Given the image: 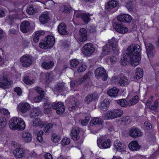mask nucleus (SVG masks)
Segmentation results:
<instances>
[{
	"label": "nucleus",
	"mask_w": 159,
	"mask_h": 159,
	"mask_svg": "<svg viewBox=\"0 0 159 159\" xmlns=\"http://www.w3.org/2000/svg\"><path fill=\"white\" fill-rule=\"evenodd\" d=\"M141 50L140 46L134 44L130 45L126 50V53L128 55L127 60L131 62L132 66H136L139 64Z\"/></svg>",
	"instance_id": "f257e3e1"
},
{
	"label": "nucleus",
	"mask_w": 159,
	"mask_h": 159,
	"mask_svg": "<svg viewBox=\"0 0 159 159\" xmlns=\"http://www.w3.org/2000/svg\"><path fill=\"white\" fill-rule=\"evenodd\" d=\"M9 126L12 130L20 129L24 130L25 127L24 121L19 117H13L9 121Z\"/></svg>",
	"instance_id": "f03ea898"
},
{
	"label": "nucleus",
	"mask_w": 159,
	"mask_h": 159,
	"mask_svg": "<svg viewBox=\"0 0 159 159\" xmlns=\"http://www.w3.org/2000/svg\"><path fill=\"white\" fill-rule=\"evenodd\" d=\"M55 41L54 37L52 35H49L47 36L46 40L41 42L39 44V46L42 49H46L50 48L53 46Z\"/></svg>",
	"instance_id": "7ed1b4c3"
},
{
	"label": "nucleus",
	"mask_w": 159,
	"mask_h": 159,
	"mask_svg": "<svg viewBox=\"0 0 159 159\" xmlns=\"http://www.w3.org/2000/svg\"><path fill=\"white\" fill-rule=\"evenodd\" d=\"M123 114V111L119 109H115L113 110L108 111L106 113L105 119H113L121 116Z\"/></svg>",
	"instance_id": "20e7f679"
},
{
	"label": "nucleus",
	"mask_w": 159,
	"mask_h": 159,
	"mask_svg": "<svg viewBox=\"0 0 159 159\" xmlns=\"http://www.w3.org/2000/svg\"><path fill=\"white\" fill-rule=\"evenodd\" d=\"M139 101V97L137 95H136L133 97L131 99H130L126 104V100L123 99H120L116 101L117 103L120 105L121 107H127V105L129 106L132 105H134L138 103Z\"/></svg>",
	"instance_id": "39448f33"
},
{
	"label": "nucleus",
	"mask_w": 159,
	"mask_h": 159,
	"mask_svg": "<svg viewBox=\"0 0 159 159\" xmlns=\"http://www.w3.org/2000/svg\"><path fill=\"white\" fill-rule=\"evenodd\" d=\"M95 50L93 44L87 43L85 44L82 48V52L85 56L89 57L91 55Z\"/></svg>",
	"instance_id": "423d86ee"
},
{
	"label": "nucleus",
	"mask_w": 159,
	"mask_h": 159,
	"mask_svg": "<svg viewBox=\"0 0 159 159\" xmlns=\"http://www.w3.org/2000/svg\"><path fill=\"white\" fill-rule=\"evenodd\" d=\"M31 109L30 105L27 102H21L19 104L17 107V110L19 113H21L22 114H25Z\"/></svg>",
	"instance_id": "0eeeda50"
},
{
	"label": "nucleus",
	"mask_w": 159,
	"mask_h": 159,
	"mask_svg": "<svg viewBox=\"0 0 159 159\" xmlns=\"http://www.w3.org/2000/svg\"><path fill=\"white\" fill-rule=\"evenodd\" d=\"M20 62L24 67H29L32 64V57L29 55H25L21 57Z\"/></svg>",
	"instance_id": "6e6552de"
},
{
	"label": "nucleus",
	"mask_w": 159,
	"mask_h": 159,
	"mask_svg": "<svg viewBox=\"0 0 159 159\" xmlns=\"http://www.w3.org/2000/svg\"><path fill=\"white\" fill-rule=\"evenodd\" d=\"M51 106L53 109H56L57 113L61 114L65 111V107L63 102H59L53 103Z\"/></svg>",
	"instance_id": "1a4fd4ad"
},
{
	"label": "nucleus",
	"mask_w": 159,
	"mask_h": 159,
	"mask_svg": "<svg viewBox=\"0 0 159 159\" xmlns=\"http://www.w3.org/2000/svg\"><path fill=\"white\" fill-rule=\"evenodd\" d=\"M147 55L148 57H152L155 53V48L154 45L150 42H145Z\"/></svg>",
	"instance_id": "9d476101"
},
{
	"label": "nucleus",
	"mask_w": 159,
	"mask_h": 159,
	"mask_svg": "<svg viewBox=\"0 0 159 159\" xmlns=\"http://www.w3.org/2000/svg\"><path fill=\"white\" fill-rule=\"evenodd\" d=\"M13 83V81L9 80L4 76H0V87L5 89Z\"/></svg>",
	"instance_id": "9b49d317"
},
{
	"label": "nucleus",
	"mask_w": 159,
	"mask_h": 159,
	"mask_svg": "<svg viewBox=\"0 0 159 159\" xmlns=\"http://www.w3.org/2000/svg\"><path fill=\"white\" fill-rule=\"evenodd\" d=\"M117 19L120 22L128 23L131 21L132 18L128 14H124L118 16Z\"/></svg>",
	"instance_id": "f8f14e48"
},
{
	"label": "nucleus",
	"mask_w": 159,
	"mask_h": 159,
	"mask_svg": "<svg viewBox=\"0 0 159 159\" xmlns=\"http://www.w3.org/2000/svg\"><path fill=\"white\" fill-rule=\"evenodd\" d=\"M80 37L79 40L82 42L86 41L87 39V33L86 30L84 28H81L79 31Z\"/></svg>",
	"instance_id": "ddd939ff"
},
{
	"label": "nucleus",
	"mask_w": 159,
	"mask_h": 159,
	"mask_svg": "<svg viewBox=\"0 0 159 159\" xmlns=\"http://www.w3.org/2000/svg\"><path fill=\"white\" fill-rule=\"evenodd\" d=\"M129 134L132 137L137 138L140 136L142 133L140 129L136 128H132L129 130Z\"/></svg>",
	"instance_id": "4468645a"
},
{
	"label": "nucleus",
	"mask_w": 159,
	"mask_h": 159,
	"mask_svg": "<svg viewBox=\"0 0 159 159\" xmlns=\"http://www.w3.org/2000/svg\"><path fill=\"white\" fill-rule=\"evenodd\" d=\"M112 50V47L109 46L108 44H106L102 48V50L101 53V57H103L106 56L110 54Z\"/></svg>",
	"instance_id": "2eb2a0df"
},
{
	"label": "nucleus",
	"mask_w": 159,
	"mask_h": 159,
	"mask_svg": "<svg viewBox=\"0 0 159 159\" xmlns=\"http://www.w3.org/2000/svg\"><path fill=\"white\" fill-rule=\"evenodd\" d=\"M22 138L24 142L29 143L32 141L33 137L30 133L28 132H23L22 134Z\"/></svg>",
	"instance_id": "dca6fc26"
},
{
	"label": "nucleus",
	"mask_w": 159,
	"mask_h": 159,
	"mask_svg": "<svg viewBox=\"0 0 159 159\" xmlns=\"http://www.w3.org/2000/svg\"><path fill=\"white\" fill-rule=\"evenodd\" d=\"M30 23L27 20L22 22L20 25V29L21 31L24 33L28 32L30 30Z\"/></svg>",
	"instance_id": "f3484780"
},
{
	"label": "nucleus",
	"mask_w": 159,
	"mask_h": 159,
	"mask_svg": "<svg viewBox=\"0 0 159 159\" xmlns=\"http://www.w3.org/2000/svg\"><path fill=\"white\" fill-rule=\"evenodd\" d=\"M114 147L116 149V150L120 152L125 151L126 148V146L123 143H120L118 140H115L114 143Z\"/></svg>",
	"instance_id": "a211bd4d"
},
{
	"label": "nucleus",
	"mask_w": 159,
	"mask_h": 159,
	"mask_svg": "<svg viewBox=\"0 0 159 159\" xmlns=\"http://www.w3.org/2000/svg\"><path fill=\"white\" fill-rule=\"evenodd\" d=\"M117 41L113 37L111 39L108 40V45L112 47V51H114V53H117L118 50L116 48Z\"/></svg>",
	"instance_id": "6ab92c4d"
},
{
	"label": "nucleus",
	"mask_w": 159,
	"mask_h": 159,
	"mask_svg": "<svg viewBox=\"0 0 159 159\" xmlns=\"http://www.w3.org/2000/svg\"><path fill=\"white\" fill-rule=\"evenodd\" d=\"M39 19L40 22L42 24L47 23L50 20L48 13L47 12L43 13L40 16Z\"/></svg>",
	"instance_id": "aec40b11"
},
{
	"label": "nucleus",
	"mask_w": 159,
	"mask_h": 159,
	"mask_svg": "<svg viewBox=\"0 0 159 159\" xmlns=\"http://www.w3.org/2000/svg\"><path fill=\"white\" fill-rule=\"evenodd\" d=\"M119 92V89L116 87H113L107 91L108 95L111 97H115L117 96Z\"/></svg>",
	"instance_id": "412c9836"
},
{
	"label": "nucleus",
	"mask_w": 159,
	"mask_h": 159,
	"mask_svg": "<svg viewBox=\"0 0 159 159\" xmlns=\"http://www.w3.org/2000/svg\"><path fill=\"white\" fill-rule=\"evenodd\" d=\"M40 111L39 107L34 108L31 109L29 113V116L30 118H33L39 116L40 113Z\"/></svg>",
	"instance_id": "4be33fe9"
},
{
	"label": "nucleus",
	"mask_w": 159,
	"mask_h": 159,
	"mask_svg": "<svg viewBox=\"0 0 159 159\" xmlns=\"http://www.w3.org/2000/svg\"><path fill=\"white\" fill-rule=\"evenodd\" d=\"M45 124V121L39 119H35L33 122V125L34 127L42 128Z\"/></svg>",
	"instance_id": "5701e85b"
},
{
	"label": "nucleus",
	"mask_w": 159,
	"mask_h": 159,
	"mask_svg": "<svg viewBox=\"0 0 159 159\" xmlns=\"http://www.w3.org/2000/svg\"><path fill=\"white\" fill-rule=\"evenodd\" d=\"M110 103L109 99L107 98L105 99L100 106V109L103 111L107 110L109 107Z\"/></svg>",
	"instance_id": "b1692460"
},
{
	"label": "nucleus",
	"mask_w": 159,
	"mask_h": 159,
	"mask_svg": "<svg viewBox=\"0 0 159 159\" xmlns=\"http://www.w3.org/2000/svg\"><path fill=\"white\" fill-rule=\"evenodd\" d=\"M128 147L130 150L133 151L137 150L140 148L138 142L135 141H132L130 143Z\"/></svg>",
	"instance_id": "393cba45"
},
{
	"label": "nucleus",
	"mask_w": 159,
	"mask_h": 159,
	"mask_svg": "<svg viewBox=\"0 0 159 159\" xmlns=\"http://www.w3.org/2000/svg\"><path fill=\"white\" fill-rule=\"evenodd\" d=\"M14 154L16 157L18 158H21L24 156V152L22 148H17L14 151Z\"/></svg>",
	"instance_id": "a878e982"
},
{
	"label": "nucleus",
	"mask_w": 159,
	"mask_h": 159,
	"mask_svg": "<svg viewBox=\"0 0 159 159\" xmlns=\"http://www.w3.org/2000/svg\"><path fill=\"white\" fill-rule=\"evenodd\" d=\"M118 5L119 3L118 2L116 1L111 0L108 2L106 6V8L107 9L109 10L111 9L118 6Z\"/></svg>",
	"instance_id": "bb28decb"
},
{
	"label": "nucleus",
	"mask_w": 159,
	"mask_h": 159,
	"mask_svg": "<svg viewBox=\"0 0 159 159\" xmlns=\"http://www.w3.org/2000/svg\"><path fill=\"white\" fill-rule=\"evenodd\" d=\"M58 31L59 33L63 35H67L68 32L66 30V26L65 24L62 23L61 24L58 26Z\"/></svg>",
	"instance_id": "cd10ccee"
},
{
	"label": "nucleus",
	"mask_w": 159,
	"mask_h": 159,
	"mask_svg": "<svg viewBox=\"0 0 159 159\" xmlns=\"http://www.w3.org/2000/svg\"><path fill=\"white\" fill-rule=\"evenodd\" d=\"M79 130L76 128L73 129L71 132L70 135L72 138L74 140H77L79 139L80 136L79 135Z\"/></svg>",
	"instance_id": "c85d7f7f"
},
{
	"label": "nucleus",
	"mask_w": 159,
	"mask_h": 159,
	"mask_svg": "<svg viewBox=\"0 0 159 159\" xmlns=\"http://www.w3.org/2000/svg\"><path fill=\"white\" fill-rule=\"evenodd\" d=\"M98 98V95L96 94L88 95L85 99V101L89 103L93 100H96Z\"/></svg>",
	"instance_id": "c756f323"
},
{
	"label": "nucleus",
	"mask_w": 159,
	"mask_h": 159,
	"mask_svg": "<svg viewBox=\"0 0 159 159\" xmlns=\"http://www.w3.org/2000/svg\"><path fill=\"white\" fill-rule=\"evenodd\" d=\"M54 64L53 62L52 61H45L42 64V66L43 68L48 70L53 67Z\"/></svg>",
	"instance_id": "7c9ffc66"
},
{
	"label": "nucleus",
	"mask_w": 159,
	"mask_h": 159,
	"mask_svg": "<svg viewBox=\"0 0 159 159\" xmlns=\"http://www.w3.org/2000/svg\"><path fill=\"white\" fill-rule=\"evenodd\" d=\"M108 75L106 71L104 68L100 67V78H101L103 80H107Z\"/></svg>",
	"instance_id": "2f4dec72"
},
{
	"label": "nucleus",
	"mask_w": 159,
	"mask_h": 159,
	"mask_svg": "<svg viewBox=\"0 0 159 159\" xmlns=\"http://www.w3.org/2000/svg\"><path fill=\"white\" fill-rule=\"evenodd\" d=\"M77 16L78 17H82L84 22L86 24L90 20L89 16L87 14L78 13L77 15Z\"/></svg>",
	"instance_id": "473e14b6"
},
{
	"label": "nucleus",
	"mask_w": 159,
	"mask_h": 159,
	"mask_svg": "<svg viewBox=\"0 0 159 159\" xmlns=\"http://www.w3.org/2000/svg\"><path fill=\"white\" fill-rule=\"evenodd\" d=\"M128 84V80L125 76L121 77L118 83V84L123 86Z\"/></svg>",
	"instance_id": "72a5a7b5"
},
{
	"label": "nucleus",
	"mask_w": 159,
	"mask_h": 159,
	"mask_svg": "<svg viewBox=\"0 0 159 159\" xmlns=\"http://www.w3.org/2000/svg\"><path fill=\"white\" fill-rule=\"evenodd\" d=\"M143 75V70L140 68H137L136 69L135 78L137 79H139Z\"/></svg>",
	"instance_id": "f704fd0d"
},
{
	"label": "nucleus",
	"mask_w": 159,
	"mask_h": 159,
	"mask_svg": "<svg viewBox=\"0 0 159 159\" xmlns=\"http://www.w3.org/2000/svg\"><path fill=\"white\" fill-rule=\"evenodd\" d=\"M23 81L25 84L30 85L33 84L34 83V79L30 78L28 76H26L24 77Z\"/></svg>",
	"instance_id": "c9c22d12"
},
{
	"label": "nucleus",
	"mask_w": 159,
	"mask_h": 159,
	"mask_svg": "<svg viewBox=\"0 0 159 159\" xmlns=\"http://www.w3.org/2000/svg\"><path fill=\"white\" fill-rule=\"evenodd\" d=\"M111 140L109 139H107L101 143L102 148L106 149L110 148L111 145Z\"/></svg>",
	"instance_id": "e433bc0d"
},
{
	"label": "nucleus",
	"mask_w": 159,
	"mask_h": 159,
	"mask_svg": "<svg viewBox=\"0 0 159 159\" xmlns=\"http://www.w3.org/2000/svg\"><path fill=\"white\" fill-rule=\"evenodd\" d=\"M70 143V139L66 136L64 137L62 139L61 144L62 146L67 145H69Z\"/></svg>",
	"instance_id": "4c0bfd02"
},
{
	"label": "nucleus",
	"mask_w": 159,
	"mask_h": 159,
	"mask_svg": "<svg viewBox=\"0 0 159 159\" xmlns=\"http://www.w3.org/2000/svg\"><path fill=\"white\" fill-rule=\"evenodd\" d=\"M61 139V136L56 134H53L51 138V140L54 143H58L60 141Z\"/></svg>",
	"instance_id": "58836bf2"
},
{
	"label": "nucleus",
	"mask_w": 159,
	"mask_h": 159,
	"mask_svg": "<svg viewBox=\"0 0 159 159\" xmlns=\"http://www.w3.org/2000/svg\"><path fill=\"white\" fill-rule=\"evenodd\" d=\"M113 27L115 30L118 32H121V29L122 25L121 24H119L117 22H115L113 24Z\"/></svg>",
	"instance_id": "ea45409f"
},
{
	"label": "nucleus",
	"mask_w": 159,
	"mask_h": 159,
	"mask_svg": "<svg viewBox=\"0 0 159 159\" xmlns=\"http://www.w3.org/2000/svg\"><path fill=\"white\" fill-rule=\"evenodd\" d=\"M44 111L45 113H48L50 112L51 107L50 104L49 102H48L44 104Z\"/></svg>",
	"instance_id": "a19ab883"
},
{
	"label": "nucleus",
	"mask_w": 159,
	"mask_h": 159,
	"mask_svg": "<svg viewBox=\"0 0 159 159\" xmlns=\"http://www.w3.org/2000/svg\"><path fill=\"white\" fill-rule=\"evenodd\" d=\"M26 11L28 14L30 15L34 14L36 12V10L32 5H30L27 7Z\"/></svg>",
	"instance_id": "79ce46f5"
},
{
	"label": "nucleus",
	"mask_w": 159,
	"mask_h": 159,
	"mask_svg": "<svg viewBox=\"0 0 159 159\" xmlns=\"http://www.w3.org/2000/svg\"><path fill=\"white\" fill-rule=\"evenodd\" d=\"M43 132L42 130L39 131L37 134V139L39 142L42 143H44L42 135H43Z\"/></svg>",
	"instance_id": "37998d69"
},
{
	"label": "nucleus",
	"mask_w": 159,
	"mask_h": 159,
	"mask_svg": "<svg viewBox=\"0 0 159 159\" xmlns=\"http://www.w3.org/2000/svg\"><path fill=\"white\" fill-rule=\"evenodd\" d=\"M79 63V62L77 59H74L70 61V65L71 67L75 68L77 66Z\"/></svg>",
	"instance_id": "c03bdc74"
},
{
	"label": "nucleus",
	"mask_w": 159,
	"mask_h": 159,
	"mask_svg": "<svg viewBox=\"0 0 159 159\" xmlns=\"http://www.w3.org/2000/svg\"><path fill=\"white\" fill-rule=\"evenodd\" d=\"M128 58V55L126 54V55L124 57H122L121 60L120 61V64L122 66H125L127 65V63H130L131 64V62L127 61V59Z\"/></svg>",
	"instance_id": "a18cd8bd"
},
{
	"label": "nucleus",
	"mask_w": 159,
	"mask_h": 159,
	"mask_svg": "<svg viewBox=\"0 0 159 159\" xmlns=\"http://www.w3.org/2000/svg\"><path fill=\"white\" fill-rule=\"evenodd\" d=\"M7 123L6 118L3 116L0 117V128L4 127Z\"/></svg>",
	"instance_id": "49530a36"
},
{
	"label": "nucleus",
	"mask_w": 159,
	"mask_h": 159,
	"mask_svg": "<svg viewBox=\"0 0 159 159\" xmlns=\"http://www.w3.org/2000/svg\"><path fill=\"white\" fill-rule=\"evenodd\" d=\"M44 95L43 94L39 95L34 97L33 100L32 102L33 103L39 102H41L42 99L44 97Z\"/></svg>",
	"instance_id": "de8ad7c7"
},
{
	"label": "nucleus",
	"mask_w": 159,
	"mask_h": 159,
	"mask_svg": "<svg viewBox=\"0 0 159 159\" xmlns=\"http://www.w3.org/2000/svg\"><path fill=\"white\" fill-rule=\"evenodd\" d=\"M64 85L62 84H59L56 85L54 89L55 91H58L59 92L61 91H64Z\"/></svg>",
	"instance_id": "09e8293b"
},
{
	"label": "nucleus",
	"mask_w": 159,
	"mask_h": 159,
	"mask_svg": "<svg viewBox=\"0 0 159 159\" xmlns=\"http://www.w3.org/2000/svg\"><path fill=\"white\" fill-rule=\"evenodd\" d=\"M71 8H68L64 5H62L59 8V10L61 12L67 13L71 10Z\"/></svg>",
	"instance_id": "8fccbe9b"
},
{
	"label": "nucleus",
	"mask_w": 159,
	"mask_h": 159,
	"mask_svg": "<svg viewBox=\"0 0 159 159\" xmlns=\"http://www.w3.org/2000/svg\"><path fill=\"white\" fill-rule=\"evenodd\" d=\"M106 60L107 61L110 60L111 63H114L116 61L117 58L113 56H110L106 59Z\"/></svg>",
	"instance_id": "3c124183"
},
{
	"label": "nucleus",
	"mask_w": 159,
	"mask_h": 159,
	"mask_svg": "<svg viewBox=\"0 0 159 159\" xmlns=\"http://www.w3.org/2000/svg\"><path fill=\"white\" fill-rule=\"evenodd\" d=\"M89 120V117H86L84 119L81 120L80 121V122L83 125H87Z\"/></svg>",
	"instance_id": "603ef678"
},
{
	"label": "nucleus",
	"mask_w": 159,
	"mask_h": 159,
	"mask_svg": "<svg viewBox=\"0 0 159 159\" xmlns=\"http://www.w3.org/2000/svg\"><path fill=\"white\" fill-rule=\"evenodd\" d=\"M86 68V66L84 64H82L79 66L77 69V71L79 72H81L85 70Z\"/></svg>",
	"instance_id": "864d4df0"
},
{
	"label": "nucleus",
	"mask_w": 159,
	"mask_h": 159,
	"mask_svg": "<svg viewBox=\"0 0 159 159\" xmlns=\"http://www.w3.org/2000/svg\"><path fill=\"white\" fill-rule=\"evenodd\" d=\"M158 101L156 100L154 102V104L151 107H149L150 109L152 110H155L157 108L158 106Z\"/></svg>",
	"instance_id": "5fc2aeb1"
},
{
	"label": "nucleus",
	"mask_w": 159,
	"mask_h": 159,
	"mask_svg": "<svg viewBox=\"0 0 159 159\" xmlns=\"http://www.w3.org/2000/svg\"><path fill=\"white\" fill-rule=\"evenodd\" d=\"M14 91L18 96L21 95L22 93L21 89L19 87H16L14 89Z\"/></svg>",
	"instance_id": "6e6d98bb"
},
{
	"label": "nucleus",
	"mask_w": 159,
	"mask_h": 159,
	"mask_svg": "<svg viewBox=\"0 0 159 159\" xmlns=\"http://www.w3.org/2000/svg\"><path fill=\"white\" fill-rule=\"evenodd\" d=\"M34 89L39 94H43V95L44 96V92L41 88L36 87L34 88Z\"/></svg>",
	"instance_id": "4d7b16f0"
},
{
	"label": "nucleus",
	"mask_w": 159,
	"mask_h": 159,
	"mask_svg": "<svg viewBox=\"0 0 159 159\" xmlns=\"http://www.w3.org/2000/svg\"><path fill=\"white\" fill-rule=\"evenodd\" d=\"M52 127V125L51 123H49L46 125V126L44 128L43 130L44 131L47 132Z\"/></svg>",
	"instance_id": "13d9d810"
},
{
	"label": "nucleus",
	"mask_w": 159,
	"mask_h": 159,
	"mask_svg": "<svg viewBox=\"0 0 159 159\" xmlns=\"http://www.w3.org/2000/svg\"><path fill=\"white\" fill-rule=\"evenodd\" d=\"M99 119L96 117L90 121V123L94 125H97L98 124L99 122Z\"/></svg>",
	"instance_id": "bf43d9fd"
},
{
	"label": "nucleus",
	"mask_w": 159,
	"mask_h": 159,
	"mask_svg": "<svg viewBox=\"0 0 159 159\" xmlns=\"http://www.w3.org/2000/svg\"><path fill=\"white\" fill-rule=\"evenodd\" d=\"M0 112L1 113L4 115H10V112L6 109L2 108L1 109Z\"/></svg>",
	"instance_id": "052dcab7"
},
{
	"label": "nucleus",
	"mask_w": 159,
	"mask_h": 159,
	"mask_svg": "<svg viewBox=\"0 0 159 159\" xmlns=\"http://www.w3.org/2000/svg\"><path fill=\"white\" fill-rule=\"evenodd\" d=\"M129 29L128 28L125 27H123L122 26L121 29V32H119L120 33L124 34L126 33L128 31Z\"/></svg>",
	"instance_id": "680f3d73"
},
{
	"label": "nucleus",
	"mask_w": 159,
	"mask_h": 159,
	"mask_svg": "<svg viewBox=\"0 0 159 159\" xmlns=\"http://www.w3.org/2000/svg\"><path fill=\"white\" fill-rule=\"evenodd\" d=\"M37 36L39 38V37L44 35L45 34V32L43 30H39L35 32L34 34L37 33Z\"/></svg>",
	"instance_id": "e2e57ef3"
},
{
	"label": "nucleus",
	"mask_w": 159,
	"mask_h": 159,
	"mask_svg": "<svg viewBox=\"0 0 159 159\" xmlns=\"http://www.w3.org/2000/svg\"><path fill=\"white\" fill-rule=\"evenodd\" d=\"M94 74L95 77L97 79H99V68H98L95 70Z\"/></svg>",
	"instance_id": "0e129e2a"
},
{
	"label": "nucleus",
	"mask_w": 159,
	"mask_h": 159,
	"mask_svg": "<svg viewBox=\"0 0 159 159\" xmlns=\"http://www.w3.org/2000/svg\"><path fill=\"white\" fill-rule=\"evenodd\" d=\"M121 121L125 123H129V121H130V119L128 116L123 117L121 119Z\"/></svg>",
	"instance_id": "69168bd1"
},
{
	"label": "nucleus",
	"mask_w": 159,
	"mask_h": 159,
	"mask_svg": "<svg viewBox=\"0 0 159 159\" xmlns=\"http://www.w3.org/2000/svg\"><path fill=\"white\" fill-rule=\"evenodd\" d=\"M126 7L129 11H132L133 8L131 3H127L126 4Z\"/></svg>",
	"instance_id": "338daca9"
},
{
	"label": "nucleus",
	"mask_w": 159,
	"mask_h": 159,
	"mask_svg": "<svg viewBox=\"0 0 159 159\" xmlns=\"http://www.w3.org/2000/svg\"><path fill=\"white\" fill-rule=\"evenodd\" d=\"M44 158L45 159H53L51 154L49 153L45 154Z\"/></svg>",
	"instance_id": "774afa93"
}]
</instances>
